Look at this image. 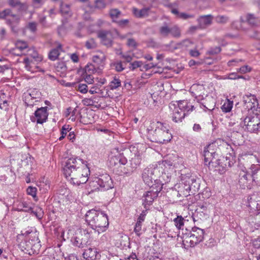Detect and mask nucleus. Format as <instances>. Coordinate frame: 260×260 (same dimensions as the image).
Here are the masks:
<instances>
[{"label": "nucleus", "instance_id": "nucleus-27", "mask_svg": "<svg viewBox=\"0 0 260 260\" xmlns=\"http://www.w3.org/2000/svg\"><path fill=\"white\" fill-rule=\"evenodd\" d=\"M243 175L241 174V177L239 179V182L243 185L247 186L249 181H251V180H252L253 181L252 173L250 172V171L248 172L243 171Z\"/></svg>", "mask_w": 260, "mask_h": 260}, {"label": "nucleus", "instance_id": "nucleus-43", "mask_svg": "<svg viewBox=\"0 0 260 260\" xmlns=\"http://www.w3.org/2000/svg\"><path fill=\"white\" fill-rule=\"evenodd\" d=\"M30 212L39 219H41L43 217L44 212L40 207H37L35 210L32 208V210Z\"/></svg>", "mask_w": 260, "mask_h": 260}, {"label": "nucleus", "instance_id": "nucleus-45", "mask_svg": "<svg viewBox=\"0 0 260 260\" xmlns=\"http://www.w3.org/2000/svg\"><path fill=\"white\" fill-rule=\"evenodd\" d=\"M16 47L17 49L22 51L28 48V44L26 42L18 40L16 42Z\"/></svg>", "mask_w": 260, "mask_h": 260}, {"label": "nucleus", "instance_id": "nucleus-40", "mask_svg": "<svg viewBox=\"0 0 260 260\" xmlns=\"http://www.w3.org/2000/svg\"><path fill=\"white\" fill-rule=\"evenodd\" d=\"M34 99L29 95V93H24L23 95V101L26 106H33L35 104Z\"/></svg>", "mask_w": 260, "mask_h": 260}, {"label": "nucleus", "instance_id": "nucleus-55", "mask_svg": "<svg viewBox=\"0 0 260 260\" xmlns=\"http://www.w3.org/2000/svg\"><path fill=\"white\" fill-rule=\"evenodd\" d=\"M193 42L191 41L189 39H186L183 41H182L180 45L181 46V47L182 48H187L188 47H190L193 45Z\"/></svg>", "mask_w": 260, "mask_h": 260}, {"label": "nucleus", "instance_id": "nucleus-13", "mask_svg": "<svg viewBox=\"0 0 260 260\" xmlns=\"http://www.w3.org/2000/svg\"><path fill=\"white\" fill-rule=\"evenodd\" d=\"M190 92L198 101L203 100L207 95L204 86L199 84H193L190 88Z\"/></svg>", "mask_w": 260, "mask_h": 260}, {"label": "nucleus", "instance_id": "nucleus-51", "mask_svg": "<svg viewBox=\"0 0 260 260\" xmlns=\"http://www.w3.org/2000/svg\"><path fill=\"white\" fill-rule=\"evenodd\" d=\"M143 62L141 61H135L133 62L130 63L129 68L132 70H134L137 68H142Z\"/></svg>", "mask_w": 260, "mask_h": 260}, {"label": "nucleus", "instance_id": "nucleus-49", "mask_svg": "<svg viewBox=\"0 0 260 260\" xmlns=\"http://www.w3.org/2000/svg\"><path fill=\"white\" fill-rule=\"evenodd\" d=\"M23 63L25 64V68L28 71H31V64L33 63V60L32 59H30L28 57H25L23 59Z\"/></svg>", "mask_w": 260, "mask_h": 260}, {"label": "nucleus", "instance_id": "nucleus-60", "mask_svg": "<svg viewBox=\"0 0 260 260\" xmlns=\"http://www.w3.org/2000/svg\"><path fill=\"white\" fill-rule=\"evenodd\" d=\"M78 90L82 93H86L88 91L87 86L85 84H79L78 86Z\"/></svg>", "mask_w": 260, "mask_h": 260}, {"label": "nucleus", "instance_id": "nucleus-53", "mask_svg": "<svg viewBox=\"0 0 260 260\" xmlns=\"http://www.w3.org/2000/svg\"><path fill=\"white\" fill-rule=\"evenodd\" d=\"M112 67H114L117 72H121L125 68L121 61H116L113 63Z\"/></svg>", "mask_w": 260, "mask_h": 260}, {"label": "nucleus", "instance_id": "nucleus-23", "mask_svg": "<svg viewBox=\"0 0 260 260\" xmlns=\"http://www.w3.org/2000/svg\"><path fill=\"white\" fill-rule=\"evenodd\" d=\"M185 182L187 183L190 187L191 193H194L199 189V185L196 179L191 176H185Z\"/></svg>", "mask_w": 260, "mask_h": 260}, {"label": "nucleus", "instance_id": "nucleus-41", "mask_svg": "<svg viewBox=\"0 0 260 260\" xmlns=\"http://www.w3.org/2000/svg\"><path fill=\"white\" fill-rule=\"evenodd\" d=\"M233 102L229 100H227L226 101L224 102L223 105L221 106V109L223 112L225 113L230 112L233 107Z\"/></svg>", "mask_w": 260, "mask_h": 260}, {"label": "nucleus", "instance_id": "nucleus-42", "mask_svg": "<svg viewBox=\"0 0 260 260\" xmlns=\"http://www.w3.org/2000/svg\"><path fill=\"white\" fill-rule=\"evenodd\" d=\"M26 93H29V95L32 99L36 100L35 102H37L41 96V92L36 89H30L29 91Z\"/></svg>", "mask_w": 260, "mask_h": 260}, {"label": "nucleus", "instance_id": "nucleus-63", "mask_svg": "<svg viewBox=\"0 0 260 260\" xmlns=\"http://www.w3.org/2000/svg\"><path fill=\"white\" fill-rule=\"evenodd\" d=\"M58 34L60 36H63L65 35L67 32V30L64 26V25H62L58 27Z\"/></svg>", "mask_w": 260, "mask_h": 260}, {"label": "nucleus", "instance_id": "nucleus-16", "mask_svg": "<svg viewBox=\"0 0 260 260\" xmlns=\"http://www.w3.org/2000/svg\"><path fill=\"white\" fill-rule=\"evenodd\" d=\"M209 212L207 209L206 203L199 204L193 214V220H196V217L198 218L197 220L199 219L201 220L206 219L209 217Z\"/></svg>", "mask_w": 260, "mask_h": 260}, {"label": "nucleus", "instance_id": "nucleus-10", "mask_svg": "<svg viewBox=\"0 0 260 260\" xmlns=\"http://www.w3.org/2000/svg\"><path fill=\"white\" fill-rule=\"evenodd\" d=\"M204 235V231L203 229L194 226L192 228L186 242L189 243L190 247H193L203 240Z\"/></svg>", "mask_w": 260, "mask_h": 260}, {"label": "nucleus", "instance_id": "nucleus-24", "mask_svg": "<svg viewBox=\"0 0 260 260\" xmlns=\"http://www.w3.org/2000/svg\"><path fill=\"white\" fill-rule=\"evenodd\" d=\"M8 3L11 7L17 8L18 12L25 11L27 9L26 4L22 3L20 0H8Z\"/></svg>", "mask_w": 260, "mask_h": 260}, {"label": "nucleus", "instance_id": "nucleus-34", "mask_svg": "<svg viewBox=\"0 0 260 260\" xmlns=\"http://www.w3.org/2000/svg\"><path fill=\"white\" fill-rule=\"evenodd\" d=\"M144 220V219L139 217L137 219V221L135 226L134 232L138 236H140L142 234V225Z\"/></svg>", "mask_w": 260, "mask_h": 260}, {"label": "nucleus", "instance_id": "nucleus-33", "mask_svg": "<svg viewBox=\"0 0 260 260\" xmlns=\"http://www.w3.org/2000/svg\"><path fill=\"white\" fill-rule=\"evenodd\" d=\"M61 45L59 44L58 45L56 48L53 49L50 51L48 54V57L50 60L54 61L57 59L59 55V49H61Z\"/></svg>", "mask_w": 260, "mask_h": 260}, {"label": "nucleus", "instance_id": "nucleus-57", "mask_svg": "<svg viewBox=\"0 0 260 260\" xmlns=\"http://www.w3.org/2000/svg\"><path fill=\"white\" fill-rule=\"evenodd\" d=\"M69 125H64L62 127L61 131V136L59 137V140H62L67 135V132H69Z\"/></svg>", "mask_w": 260, "mask_h": 260}, {"label": "nucleus", "instance_id": "nucleus-61", "mask_svg": "<svg viewBox=\"0 0 260 260\" xmlns=\"http://www.w3.org/2000/svg\"><path fill=\"white\" fill-rule=\"evenodd\" d=\"M156 66V64L153 63H150L146 64H143L142 66V68L140 69L141 71H147L148 70H149L151 68H153Z\"/></svg>", "mask_w": 260, "mask_h": 260}, {"label": "nucleus", "instance_id": "nucleus-44", "mask_svg": "<svg viewBox=\"0 0 260 260\" xmlns=\"http://www.w3.org/2000/svg\"><path fill=\"white\" fill-rule=\"evenodd\" d=\"M121 86L120 80L114 77L113 79L110 83V87L111 89H116Z\"/></svg>", "mask_w": 260, "mask_h": 260}, {"label": "nucleus", "instance_id": "nucleus-21", "mask_svg": "<svg viewBox=\"0 0 260 260\" xmlns=\"http://www.w3.org/2000/svg\"><path fill=\"white\" fill-rule=\"evenodd\" d=\"M106 59L105 55L102 52H99L97 54H95L92 56L93 62L97 67L101 68L102 70L104 68Z\"/></svg>", "mask_w": 260, "mask_h": 260}, {"label": "nucleus", "instance_id": "nucleus-62", "mask_svg": "<svg viewBox=\"0 0 260 260\" xmlns=\"http://www.w3.org/2000/svg\"><path fill=\"white\" fill-rule=\"evenodd\" d=\"M220 51V47L216 46L215 47L211 48L208 52L209 54L214 55L219 53Z\"/></svg>", "mask_w": 260, "mask_h": 260}, {"label": "nucleus", "instance_id": "nucleus-52", "mask_svg": "<svg viewBox=\"0 0 260 260\" xmlns=\"http://www.w3.org/2000/svg\"><path fill=\"white\" fill-rule=\"evenodd\" d=\"M114 159H116L117 161H118V163L124 165L127 162V159L123 155L121 154H119L117 156H114L113 157Z\"/></svg>", "mask_w": 260, "mask_h": 260}, {"label": "nucleus", "instance_id": "nucleus-59", "mask_svg": "<svg viewBox=\"0 0 260 260\" xmlns=\"http://www.w3.org/2000/svg\"><path fill=\"white\" fill-rule=\"evenodd\" d=\"M244 23H242L241 22V20H240V21H233L232 22L231 25H232V27L234 29H239L240 28H242V29H244V28H243V26H242V25Z\"/></svg>", "mask_w": 260, "mask_h": 260}, {"label": "nucleus", "instance_id": "nucleus-37", "mask_svg": "<svg viewBox=\"0 0 260 260\" xmlns=\"http://www.w3.org/2000/svg\"><path fill=\"white\" fill-rule=\"evenodd\" d=\"M27 55L30 56V57L34 59L35 61L39 62L41 61L43 57L42 56L39 55L38 53L34 50L33 49H29L28 50Z\"/></svg>", "mask_w": 260, "mask_h": 260}, {"label": "nucleus", "instance_id": "nucleus-11", "mask_svg": "<svg viewBox=\"0 0 260 260\" xmlns=\"http://www.w3.org/2000/svg\"><path fill=\"white\" fill-rule=\"evenodd\" d=\"M156 170L157 169L152 166H149L143 170L142 174V177L144 182L148 186H151L153 184V180L155 183L158 184V182H156L157 180L156 179V176L155 175V173Z\"/></svg>", "mask_w": 260, "mask_h": 260}, {"label": "nucleus", "instance_id": "nucleus-30", "mask_svg": "<svg viewBox=\"0 0 260 260\" xmlns=\"http://www.w3.org/2000/svg\"><path fill=\"white\" fill-rule=\"evenodd\" d=\"M150 9V8L149 7L144 8L141 10L134 8L133 9V12L136 17L142 18L148 16Z\"/></svg>", "mask_w": 260, "mask_h": 260}, {"label": "nucleus", "instance_id": "nucleus-22", "mask_svg": "<svg viewBox=\"0 0 260 260\" xmlns=\"http://www.w3.org/2000/svg\"><path fill=\"white\" fill-rule=\"evenodd\" d=\"M249 169L250 172L252 173L253 181L260 185V165L253 164Z\"/></svg>", "mask_w": 260, "mask_h": 260}, {"label": "nucleus", "instance_id": "nucleus-46", "mask_svg": "<svg viewBox=\"0 0 260 260\" xmlns=\"http://www.w3.org/2000/svg\"><path fill=\"white\" fill-rule=\"evenodd\" d=\"M95 8L98 9H103L106 8L107 3L106 0H95L94 2Z\"/></svg>", "mask_w": 260, "mask_h": 260}, {"label": "nucleus", "instance_id": "nucleus-35", "mask_svg": "<svg viewBox=\"0 0 260 260\" xmlns=\"http://www.w3.org/2000/svg\"><path fill=\"white\" fill-rule=\"evenodd\" d=\"M32 244L30 241H28L26 245V247L25 248V250L26 251L25 252L29 255L38 253L36 248H38L40 245L37 244L36 246L35 245L32 246Z\"/></svg>", "mask_w": 260, "mask_h": 260}, {"label": "nucleus", "instance_id": "nucleus-2", "mask_svg": "<svg viewBox=\"0 0 260 260\" xmlns=\"http://www.w3.org/2000/svg\"><path fill=\"white\" fill-rule=\"evenodd\" d=\"M222 148H226L229 150V153L224 158L223 157V162H221V159L219 158V151L220 148L218 147L216 143H212L209 144L204 148L203 156L204 157V163L209 167L216 168L221 166L222 168L231 167L236 162L234 152L231 146L226 143H223L221 146Z\"/></svg>", "mask_w": 260, "mask_h": 260}, {"label": "nucleus", "instance_id": "nucleus-9", "mask_svg": "<svg viewBox=\"0 0 260 260\" xmlns=\"http://www.w3.org/2000/svg\"><path fill=\"white\" fill-rule=\"evenodd\" d=\"M117 34L118 31L116 29L108 30H101L98 32V36L104 45L107 47H110L113 45L114 36Z\"/></svg>", "mask_w": 260, "mask_h": 260}, {"label": "nucleus", "instance_id": "nucleus-28", "mask_svg": "<svg viewBox=\"0 0 260 260\" xmlns=\"http://www.w3.org/2000/svg\"><path fill=\"white\" fill-rule=\"evenodd\" d=\"M142 157L141 155H135L130 160L131 172H133L140 166L141 162Z\"/></svg>", "mask_w": 260, "mask_h": 260}, {"label": "nucleus", "instance_id": "nucleus-32", "mask_svg": "<svg viewBox=\"0 0 260 260\" xmlns=\"http://www.w3.org/2000/svg\"><path fill=\"white\" fill-rule=\"evenodd\" d=\"M85 71L86 74H93L98 73L101 74L102 73V69L99 68L95 64H89L86 66Z\"/></svg>", "mask_w": 260, "mask_h": 260}, {"label": "nucleus", "instance_id": "nucleus-29", "mask_svg": "<svg viewBox=\"0 0 260 260\" xmlns=\"http://www.w3.org/2000/svg\"><path fill=\"white\" fill-rule=\"evenodd\" d=\"M96 254L97 251L96 250L89 248L85 250L83 253V257L87 260H89V259H95L96 258Z\"/></svg>", "mask_w": 260, "mask_h": 260}, {"label": "nucleus", "instance_id": "nucleus-58", "mask_svg": "<svg viewBox=\"0 0 260 260\" xmlns=\"http://www.w3.org/2000/svg\"><path fill=\"white\" fill-rule=\"evenodd\" d=\"M251 71V68L248 66H243L240 68L237 69V71L239 72L241 74H245L246 73L250 72Z\"/></svg>", "mask_w": 260, "mask_h": 260}, {"label": "nucleus", "instance_id": "nucleus-48", "mask_svg": "<svg viewBox=\"0 0 260 260\" xmlns=\"http://www.w3.org/2000/svg\"><path fill=\"white\" fill-rule=\"evenodd\" d=\"M85 46L87 49H91L95 48L97 44L93 38H90L86 42Z\"/></svg>", "mask_w": 260, "mask_h": 260}, {"label": "nucleus", "instance_id": "nucleus-15", "mask_svg": "<svg viewBox=\"0 0 260 260\" xmlns=\"http://www.w3.org/2000/svg\"><path fill=\"white\" fill-rule=\"evenodd\" d=\"M240 20L252 27L260 26V18L254 14L247 13L244 17H241Z\"/></svg>", "mask_w": 260, "mask_h": 260}, {"label": "nucleus", "instance_id": "nucleus-64", "mask_svg": "<svg viewBox=\"0 0 260 260\" xmlns=\"http://www.w3.org/2000/svg\"><path fill=\"white\" fill-rule=\"evenodd\" d=\"M84 79L85 82L88 84H92L93 82V77L90 74H86Z\"/></svg>", "mask_w": 260, "mask_h": 260}, {"label": "nucleus", "instance_id": "nucleus-1", "mask_svg": "<svg viewBox=\"0 0 260 260\" xmlns=\"http://www.w3.org/2000/svg\"><path fill=\"white\" fill-rule=\"evenodd\" d=\"M63 173L66 177L74 185H79L88 181L89 168L86 161L78 157L68 159L63 167Z\"/></svg>", "mask_w": 260, "mask_h": 260}, {"label": "nucleus", "instance_id": "nucleus-39", "mask_svg": "<svg viewBox=\"0 0 260 260\" xmlns=\"http://www.w3.org/2000/svg\"><path fill=\"white\" fill-rule=\"evenodd\" d=\"M121 14V12L117 9H112L110 10L109 15L113 22H117L116 20Z\"/></svg>", "mask_w": 260, "mask_h": 260}, {"label": "nucleus", "instance_id": "nucleus-19", "mask_svg": "<svg viewBox=\"0 0 260 260\" xmlns=\"http://www.w3.org/2000/svg\"><path fill=\"white\" fill-rule=\"evenodd\" d=\"M178 188L177 196L186 197L190 195V187L188 186L187 183L185 182V176L182 177V183L179 185Z\"/></svg>", "mask_w": 260, "mask_h": 260}, {"label": "nucleus", "instance_id": "nucleus-38", "mask_svg": "<svg viewBox=\"0 0 260 260\" xmlns=\"http://www.w3.org/2000/svg\"><path fill=\"white\" fill-rule=\"evenodd\" d=\"M184 220V219L181 216H177L173 220V221L176 228L179 230H181L183 228Z\"/></svg>", "mask_w": 260, "mask_h": 260}, {"label": "nucleus", "instance_id": "nucleus-54", "mask_svg": "<svg viewBox=\"0 0 260 260\" xmlns=\"http://www.w3.org/2000/svg\"><path fill=\"white\" fill-rule=\"evenodd\" d=\"M37 23L35 22H29L26 26V28L30 30L32 33H35L37 31Z\"/></svg>", "mask_w": 260, "mask_h": 260}, {"label": "nucleus", "instance_id": "nucleus-12", "mask_svg": "<svg viewBox=\"0 0 260 260\" xmlns=\"http://www.w3.org/2000/svg\"><path fill=\"white\" fill-rule=\"evenodd\" d=\"M47 108V107L38 108L35 112L34 115L30 116L31 121L36 122L37 124H42L45 122L47 120L48 116Z\"/></svg>", "mask_w": 260, "mask_h": 260}, {"label": "nucleus", "instance_id": "nucleus-3", "mask_svg": "<svg viewBox=\"0 0 260 260\" xmlns=\"http://www.w3.org/2000/svg\"><path fill=\"white\" fill-rule=\"evenodd\" d=\"M85 220L92 229L99 233L105 231L109 225L107 215L103 211L94 209L87 212Z\"/></svg>", "mask_w": 260, "mask_h": 260}, {"label": "nucleus", "instance_id": "nucleus-56", "mask_svg": "<svg viewBox=\"0 0 260 260\" xmlns=\"http://www.w3.org/2000/svg\"><path fill=\"white\" fill-rule=\"evenodd\" d=\"M37 188L35 187L29 186L27 189V193L28 194L31 196L35 199L37 197Z\"/></svg>", "mask_w": 260, "mask_h": 260}, {"label": "nucleus", "instance_id": "nucleus-50", "mask_svg": "<svg viewBox=\"0 0 260 260\" xmlns=\"http://www.w3.org/2000/svg\"><path fill=\"white\" fill-rule=\"evenodd\" d=\"M229 20V17L224 15H218L215 17V20L218 23L224 24L226 23Z\"/></svg>", "mask_w": 260, "mask_h": 260}, {"label": "nucleus", "instance_id": "nucleus-18", "mask_svg": "<svg viewBox=\"0 0 260 260\" xmlns=\"http://www.w3.org/2000/svg\"><path fill=\"white\" fill-rule=\"evenodd\" d=\"M213 19V16L210 14L200 16L197 19L199 27L200 29L207 28L212 24Z\"/></svg>", "mask_w": 260, "mask_h": 260}, {"label": "nucleus", "instance_id": "nucleus-31", "mask_svg": "<svg viewBox=\"0 0 260 260\" xmlns=\"http://www.w3.org/2000/svg\"><path fill=\"white\" fill-rule=\"evenodd\" d=\"M171 23L164 22L158 28V34L160 36L164 38L168 37V31Z\"/></svg>", "mask_w": 260, "mask_h": 260}, {"label": "nucleus", "instance_id": "nucleus-25", "mask_svg": "<svg viewBox=\"0 0 260 260\" xmlns=\"http://www.w3.org/2000/svg\"><path fill=\"white\" fill-rule=\"evenodd\" d=\"M98 178L96 177L89 180L87 189L89 190L90 192L101 190L100 183H99V181H98Z\"/></svg>", "mask_w": 260, "mask_h": 260}, {"label": "nucleus", "instance_id": "nucleus-26", "mask_svg": "<svg viewBox=\"0 0 260 260\" xmlns=\"http://www.w3.org/2000/svg\"><path fill=\"white\" fill-rule=\"evenodd\" d=\"M169 36L177 38L180 37L181 30L177 25L170 24L168 31V37Z\"/></svg>", "mask_w": 260, "mask_h": 260}, {"label": "nucleus", "instance_id": "nucleus-14", "mask_svg": "<svg viewBox=\"0 0 260 260\" xmlns=\"http://www.w3.org/2000/svg\"><path fill=\"white\" fill-rule=\"evenodd\" d=\"M98 178V181H99L101 191L107 190L113 187V181L109 175L107 174H102Z\"/></svg>", "mask_w": 260, "mask_h": 260}, {"label": "nucleus", "instance_id": "nucleus-47", "mask_svg": "<svg viewBox=\"0 0 260 260\" xmlns=\"http://www.w3.org/2000/svg\"><path fill=\"white\" fill-rule=\"evenodd\" d=\"M80 234L82 235L84 238L87 239V241L88 242L89 239L91 238L92 234V231L89 229H82L80 232Z\"/></svg>", "mask_w": 260, "mask_h": 260}, {"label": "nucleus", "instance_id": "nucleus-20", "mask_svg": "<svg viewBox=\"0 0 260 260\" xmlns=\"http://www.w3.org/2000/svg\"><path fill=\"white\" fill-rule=\"evenodd\" d=\"M73 244L79 248H83L87 245L88 241L87 239L84 238L80 233H77L76 235L72 239Z\"/></svg>", "mask_w": 260, "mask_h": 260}, {"label": "nucleus", "instance_id": "nucleus-6", "mask_svg": "<svg viewBox=\"0 0 260 260\" xmlns=\"http://www.w3.org/2000/svg\"><path fill=\"white\" fill-rule=\"evenodd\" d=\"M3 19L5 20L6 23L10 27L13 32H18V25L21 20V16L19 15L13 13L12 9L7 8L4 9Z\"/></svg>", "mask_w": 260, "mask_h": 260}, {"label": "nucleus", "instance_id": "nucleus-8", "mask_svg": "<svg viewBox=\"0 0 260 260\" xmlns=\"http://www.w3.org/2000/svg\"><path fill=\"white\" fill-rule=\"evenodd\" d=\"M162 186L160 184L155 183L150 186L149 190L143 195L144 208L147 209L153 202L154 199L158 197V193L161 191Z\"/></svg>", "mask_w": 260, "mask_h": 260}, {"label": "nucleus", "instance_id": "nucleus-36", "mask_svg": "<svg viewBox=\"0 0 260 260\" xmlns=\"http://www.w3.org/2000/svg\"><path fill=\"white\" fill-rule=\"evenodd\" d=\"M60 11L62 15L71 16L72 13L70 9V5L61 2L60 4Z\"/></svg>", "mask_w": 260, "mask_h": 260}, {"label": "nucleus", "instance_id": "nucleus-17", "mask_svg": "<svg viewBox=\"0 0 260 260\" xmlns=\"http://www.w3.org/2000/svg\"><path fill=\"white\" fill-rule=\"evenodd\" d=\"M244 104L246 109H247L248 111L251 110L252 112L257 109L258 105L255 96L251 94L244 99Z\"/></svg>", "mask_w": 260, "mask_h": 260}, {"label": "nucleus", "instance_id": "nucleus-4", "mask_svg": "<svg viewBox=\"0 0 260 260\" xmlns=\"http://www.w3.org/2000/svg\"><path fill=\"white\" fill-rule=\"evenodd\" d=\"M155 129H148L147 136L148 139L153 142L158 143H166L169 142L172 137L169 129L164 123L157 122L153 124Z\"/></svg>", "mask_w": 260, "mask_h": 260}, {"label": "nucleus", "instance_id": "nucleus-5", "mask_svg": "<svg viewBox=\"0 0 260 260\" xmlns=\"http://www.w3.org/2000/svg\"><path fill=\"white\" fill-rule=\"evenodd\" d=\"M169 108L172 111V120L175 122H181L185 116L193 110L194 106L187 101L184 100L170 103Z\"/></svg>", "mask_w": 260, "mask_h": 260}, {"label": "nucleus", "instance_id": "nucleus-7", "mask_svg": "<svg viewBox=\"0 0 260 260\" xmlns=\"http://www.w3.org/2000/svg\"><path fill=\"white\" fill-rule=\"evenodd\" d=\"M243 123L248 132L253 133L260 132V119L258 114H250L244 118Z\"/></svg>", "mask_w": 260, "mask_h": 260}]
</instances>
